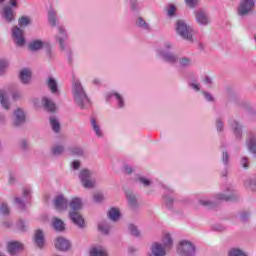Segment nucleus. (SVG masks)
Masks as SVG:
<instances>
[{
  "instance_id": "nucleus-46",
  "label": "nucleus",
  "mask_w": 256,
  "mask_h": 256,
  "mask_svg": "<svg viewBox=\"0 0 256 256\" xmlns=\"http://www.w3.org/2000/svg\"><path fill=\"white\" fill-rule=\"evenodd\" d=\"M189 87L190 89H193V91L199 92L201 91V84H199V82L193 80L189 82Z\"/></svg>"
},
{
  "instance_id": "nucleus-39",
  "label": "nucleus",
  "mask_w": 256,
  "mask_h": 256,
  "mask_svg": "<svg viewBox=\"0 0 256 256\" xmlns=\"http://www.w3.org/2000/svg\"><path fill=\"white\" fill-rule=\"evenodd\" d=\"M50 124L55 133H59V130L61 129V124L59 123V120L55 117L50 118Z\"/></svg>"
},
{
  "instance_id": "nucleus-59",
  "label": "nucleus",
  "mask_w": 256,
  "mask_h": 256,
  "mask_svg": "<svg viewBox=\"0 0 256 256\" xmlns=\"http://www.w3.org/2000/svg\"><path fill=\"white\" fill-rule=\"evenodd\" d=\"M239 219H240V221H247V219H249V213H247V212L241 213L239 216Z\"/></svg>"
},
{
  "instance_id": "nucleus-32",
  "label": "nucleus",
  "mask_w": 256,
  "mask_h": 256,
  "mask_svg": "<svg viewBox=\"0 0 256 256\" xmlns=\"http://www.w3.org/2000/svg\"><path fill=\"white\" fill-rule=\"evenodd\" d=\"M166 15L170 18L175 17L177 15V7L173 4H168L165 8Z\"/></svg>"
},
{
  "instance_id": "nucleus-54",
  "label": "nucleus",
  "mask_w": 256,
  "mask_h": 256,
  "mask_svg": "<svg viewBox=\"0 0 256 256\" xmlns=\"http://www.w3.org/2000/svg\"><path fill=\"white\" fill-rule=\"evenodd\" d=\"M71 167L74 171H77L81 167V162H79V160H74L71 162Z\"/></svg>"
},
{
  "instance_id": "nucleus-26",
  "label": "nucleus",
  "mask_w": 256,
  "mask_h": 256,
  "mask_svg": "<svg viewBox=\"0 0 256 256\" xmlns=\"http://www.w3.org/2000/svg\"><path fill=\"white\" fill-rule=\"evenodd\" d=\"M160 243H162V245L166 249H171V247H173V237L168 232H165L162 235V239Z\"/></svg>"
},
{
  "instance_id": "nucleus-64",
  "label": "nucleus",
  "mask_w": 256,
  "mask_h": 256,
  "mask_svg": "<svg viewBox=\"0 0 256 256\" xmlns=\"http://www.w3.org/2000/svg\"><path fill=\"white\" fill-rule=\"evenodd\" d=\"M6 121L7 117L3 113H0V125H5Z\"/></svg>"
},
{
  "instance_id": "nucleus-56",
  "label": "nucleus",
  "mask_w": 256,
  "mask_h": 256,
  "mask_svg": "<svg viewBox=\"0 0 256 256\" xmlns=\"http://www.w3.org/2000/svg\"><path fill=\"white\" fill-rule=\"evenodd\" d=\"M23 201H25V200H23L21 198H16L15 199V203H17V205H18V207L20 209H24L25 208V204L23 203Z\"/></svg>"
},
{
  "instance_id": "nucleus-3",
  "label": "nucleus",
  "mask_w": 256,
  "mask_h": 256,
  "mask_svg": "<svg viewBox=\"0 0 256 256\" xmlns=\"http://www.w3.org/2000/svg\"><path fill=\"white\" fill-rule=\"evenodd\" d=\"M237 195L233 191H227L225 193H218L214 196L213 200L203 198L199 200V205L203 207H213L214 203H221L223 201H235Z\"/></svg>"
},
{
  "instance_id": "nucleus-8",
  "label": "nucleus",
  "mask_w": 256,
  "mask_h": 256,
  "mask_svg": "<svg viewBox=\"0 0 256 256\" xmlns=\"http://www.w3.org/2000/svg\"><path fill=\"white\" fill-rule=\"evenodd\" d=\"M6 249L11 256H19L21 255L23 249H25V246L23 243L15 240H11L7 242Z\"/></svg>"
},
{
  "instance_id": "nucleus-7",
  "label": "nucleus",
  "mask_w": 256,
  "mask_h": 256,
  "mask_svg": "<svg viewBox=\"0 0 256 256\" xmlns=\"http://www.w3.org/2000/svg\"><path fill=\"white\" fill-rule=\"evenodd\" d=\"M253 7H255V0H241L237 9L238 16L247 17L251 15Z\"/></svg>"
},
{
  "instance_id": "nucleus-1",
  "label": "nucleus",
  "mask_w": 256,
  "mask_h": 256,
  "mask_svg": "<svg viewBox=\"0 0 256 256\" xmlns=\"http://www.w3.org/2000/svg\"><path fill=\"white\" fill-rule=\"evenodd\" d=\"M72 95L80 109H87L91 105L87 93H85V89L79 80L74 81L72 84Z\"/></svg>"
},
{
  "instance_id": "nucleus-30",
  "label": "nucleus",
  "mask_w": 256,
  "mask_h": 256,
  "mask_svg": "<svg viewBox=\"0 0 256 256\" xmlns=\"http://www.w3.org/2000/svg\"><path fill=\"white\" fill-rule=\"evenodd\" d=\"M20 79H21V82L24 83V85L29 83L31 81V70L24 68L20 72Z\"/></svg>"
},
{
  "instance_id": "nucleus-53",
  "label": "nucleus",
  "mask_w": 256,
  "mask_h": 256,
  "mask_svg": "<svg viewBox=\"0 0 256 256\" xmlns=\"http://www.w3.org/2000/svg\"><path fill=\"white\" fill-rule=\"evenodd\" d=\"M164 202H165L166 207H171L173 205V197L165 196Z\"/></svg>"
},
{
  "instance_id": "nucleus-55",
  "label": "nucleus",
  "mask_w": 256,
  "mask_h": 256,
  "mask_svg": "<svg viewBox=\"0 0 256 256\" xmlns=\"http://www.w3.org/2000/svg\"><path fill=\"white\" fill-rule=\"evenodd\" d=\"M31 197V189L25 188L23 190V199H29Z\"/></svg>"
},
{
  "instance_id": "nucleus-5",
  "label": "nucleus",
  "mask_w": 256,
  "mask_h": 256,
  "mask_svg": "<svg viewBox=\"0 0 256 256\" xmlns=\"http://www.w3.org/2000/svg\"><path fill=\"white\" fill-rule=\"evenodd\" d=\"M176 33L182 37V39H185V41H189L190 43H193V34H191V28L187 26V23L183 20H178L176 22Z\"/></svg>"
},
{
  "instance_id": "nucleus-34",
  "label": "nucleus",
  "mask_w": 256,
  "mask_h": 256,
  "mask_svg": "<svg viewBox=\"0 0 256 256\" xmlns=\"http://www.w3.org/2000/svg\"><path fill=\"white\" fill-rule=\"evenodd\" d=\"M136 181L140 183V185H143V187H151V185H153V181L145 176H139Z\"/></svg>"
},
{
  "instance_id": "nucleus-15",
  "label": "nucleus",
  "mask_w": 256,
  "mask_h": 256,
  "mask_svg": "<svg viewBox=\"0 0 256 256\" xmlns=\"http://www.w3.org/2000/svg\"><path fill=\"white\" fill-rule=\"evenodd\" d=\"M54 245L58 251H69L71 249V242L63 237L56 238Z\"/></svg>"
},
{
  "instance_id": "nucleus-23",
  "label": "nucleus",
  "mask_w": 256,
  "mask_h": 256,
  "mask_svg": "<svg viewBox=\"0 0 256 256\" xmlns=\"http://www.w3.org/2000/svg\"><path fill=\"white\" fill-rule=\"evenodd\" d=\"M42 105L46 111H49L50 113H53L57 107L55 106V102L51 100L49 97H43L42 98Z\"/></svg>"
},
{
  "instance_id": "nucleus-37",
  "label": "nucleus",
  "mask_w": 256,
  "mask_h": 256,
  "mask_svg": "<svg viewBox=\"0 0 256 256\" xmlns=\"http://www.w3.org/2000/svg\"><path fill=\"white\" fill-rule=\"evenodd\" d=\"M98 229L104 235H108V233L111 231V227L109 226V224H107V222H100L98 224Z\"/></svg>"
},
{
  "instance_id": "nucleus-18",
  "label": "nucleus",
  "mask_w": 256,
  "mask_h": 256,
  "mask_svg": "<svg viewBox=\"0 0 256 256\" xmlns=\"http://www.w3.org/2000/svg\"><path fill=\"white\" fill-rule=\"evenodd\" d=\"M68 205L70 207L69 213H79L83 209V200L79 197H74Z\"/></svg>"
},
{
  "instance_id": "nucleus-35",
  "label": "nucleus",
  "mask_w": 256,
  "mask_h": 256,
  "mask_svg": "<svg viewBox=\"0 0 256 256\" xmlns=\"http://www.w3.org/2000/svg\"><path fill=\"white\" fill-rule=\"evenodd\" d=\"M128 205L130 207H136L137 206V198L135 197V194L133 192L126 193Z\"/></svg>"
},
{
  "instance_id": "nucleus-57",
  "label": "nucleus",
  "mask_w": 256,
  "mask_h": 256,
  "mask_svg": "<svg viewBox=\"0 0 256 256\" xmlns=\"http://www.w3.org/2000/svg\"><path fill=\"white\" fill-rule=\"evenodd\" d=\"M222 161L224 165H229V154L227 152H223Z\"/></svg>"
},
{
  "instance_id": "nucleus-50",
  "label": "nucleus",
  "mask_w": 256,
  "mask_h": 256,
  "mask_svg": "<svg viewBox=\"0 0 256 256\" xmlns=\"http://www.w3.org/2000/svg\"><path fill=\"white\" fill-rule=\"evenodd\" d=\"M0 213L1 215H9L10 210H9V206H7V204L2 203L0 206Z\"/></svg>"
},
{
  "instance_id": "nucleus-38",
  "label": "nucleus",
  "mask_w": 256,
  "mask_h": 256,
  "mask_svg": "<svg viewBox=\"0 0 256 256\" xmlns=\"http://www.w3.org/2000/svg\"><path fill=\"white\" fill-rule=\"evenodd\" d=\"M19 27H27L31 25V18L28 16H22L18 19Z\"/></svg>"
},
{
  "instance_id": "nucleus-48",
  "label": "nucleus",
  "mask_w": 256,
  "mask_h": 256,
  "mask_svg": "<svg viewBox=\"0 0 256 256\" xmlns=\"http://www.w3.org/2000/svg\"><path fill=\"white\" fill-rule=\"evenodd\" d=\"M184 2L190 9H195L199 5V0H184Z\"/></svg>"
},
{
  "instance_id": "nucleus-6",
  "label": "nucleus",
  "mask_w": 256,
  "mask_h": 256,
  "mask_svg": "<svg viewBox=\"0 0 256 256\" xmlns=\"http://www.w3.org/2000/svg\"><path fill=\"white\" fill-rule=\"evenodd\" d=\"M93 172L89 169H82L79 173V179L84 189H93L95 187V179L92 178Z\"/></svg>"
},
{
  "instance_id": "nucleus-40",
  "label": "nucleus",
  "mask_w": 256,
  "mask_h": 256,
  "mask_svg": "<svg viewBox=\"0 0 256 256\" xmlns=\"http://www.w3.org/2000/svg\"><path fill=\"white\" fill-rule=\"evenodd\" d=\"M247 145L250 153H256V137H250Z\"/></svg>"
},
{
  "instance_id": "nucleus-13",
  "label": "nucleus",
  "mask_w": 256,
  "mask_h": 256,
  "mask_svg": "<svg viewBox=\"0 0 256 256\" xmlns=\"http://www.w3.org/2000/svg\"><path fill=\"white\" fill-rule=\"evenodd\" d=\"M54 207L58 213H63V211H67L69 207V200L63 195H59L54 199Z\"/></svg>"
},
{
  "instance_id": "nucleus-12",
  "label": "nucleus",
  "mask_w": 256,
  "mask_h": 256,
  "mask_svg": "<svg viewBox=\"0 0 256 256\" xmlns=\"http://www.w3.org/2000/svg\"><path fill=\"white\" fill-rule=\"evenodd\" d=\"M194 17L196 19V23L200 25V27H207L211 20L209 19V14L204 10H196L194 12Z\"/></svg>"
},
{
  "instance_id": "nucleus-41",
  "label": "nucleus",
  "mask_w": 256,
  "mask_h": 256,
  "mask_svg": "<svg viewBox=\"0 0 256 256\" xmlns=\"http://www.w3.org/2000/svg\"><path fill=\"white\" fill-rule=\"evenodd\" d=\"M180 67H191L193 65V60L189 57H182L179 59Z\"/></svg>"
},
{
  "instance_id": "nucleus-62",
  "label": "nucleus",
  "mask_w": 256,
  "mask_h": 256,
  "mask_svg": "<svg viewBox=\"0 0 256 256\" xmlns=\"http://www.w3.org/2000/svg\"><path fill=\"white\" fill-rule=\"evenodd\" d=\"M241 165L244 169H247L249 167L248 165V161H247V158L246 157H243L242 160H241Z\"/></svg>"
},
{
  "instance_id": "nucleus-28",
  "label": "nucleus",
  "mask_w": 256,
  "mask_h": 256,
  "mask_svg": "<svg viewBox=\"0 0 256 256\" xmlns=\"http://www.w3.org/2000/svg\"><path fill=\"white\" fill-rule=\"evenodd\" d=\"M52 227H53V229H55V231H58V232L65 231V222H63V220L55 217L52 220Z\"/></svg>"
},
{
  "instance_id": "nucleus-14",
  "label": "nucleus",
  "mask_w": 256,
  "mask_h": 256,
  "mask_svg": "<svg viewBox=\"0 0 256 256\" xmlns=\"http://www.w3.org/2000/svg\"><path fill=\"white\" fill-rule=\"evenodd\" d=\"M69 219L79 227V229H85L87 227V224H85V218H83V215L79 212H69Z\"/></svg>"
},
{
  "instance_id": "nucleus-22",
  "label": "nucleus",
  "mask_w": 256,
  "mask_h": 256,
  "mask_svg": "<svg viewBox=\"0 0 256 256\" xmlns=\"http://www.w3.org/2000/svg\"><path fill=\"white\" fill-rule=\"evenodd\" d=\"M34 242L37 247L42 249V247L45 246V234H43V231L37 230L34 235Z\"/></svg>"
},
{
  "instance_id": "nucleus-44",
  "label": "nucleus",
  "mask_w": 256,
  "mask_h": 256,
  "mask_svg": "<svg viewBox=\"0 0 256 256\" xmlns=\"http://www.w3.org/2000/svg\"><path fill=\"white\" fill-rule=\"evenodd\" d=\"M9 67V60L7 59H1L0 60V75H3L5 73V69Z\"/></svg>"
},
{
  "instance_id": "nucleus-9",
  "label": "nucleus",
  "mask_w": 256,
  "mask_h": 256,
  "mask_svg": "<svg viewBox=\"0 0 256 256\" xmlns=\"http://www.w3.org/2000/svg\"><path fill=\"white\" fill-rule=\"evenodd\" d=\"M12 39L17 47H23L26 43L25 33L19 26H14L12 28Z\"/></svg>"
},
{
  "instance_id": "nucleus-25",
  "label": "nucleus",
  "mask_w": 256,
  "mask_h": 256,
  "mask_svg": "<svg viewBox=\"0 0 256 256\" xmlns=\"http://www.w3.org/2000/svg\"><path fill=\"white\" fill-rule=\"evenodd\" d=\"M110 97L116 101L117 107L123 109L125 107V98L118 92H112Z\"/></svg>"
},
{
  "instance_id": "nucleus-52",
  "label": "nucleus",
  "mask_w": 256,
  "mask_h": 256,
  "mask_svg": "<svg viewBox=\"0 0 256 256\" xmlns=\"http://www.w3.org/2000/svg\"><path fill=\"white\" fill-rule=\"evenodd\" d=\"M203 83L207 87L211 88L212 85H213V78H211L210 76H205L204 79H203Z\"/></svg>"
},
{
  "instance_id": "nucleus-58",
  "label": "nucleus",
  "mask_w": 256,
  "mask_h": 256,
  "mask_svg": "<svg viewBox=\"0 0 256 256\" xmlns=\"http://www.w3.org/2000/svg\"><path fill=\"white\" fill-rule=\"evenodd\" d=\"M104 197H103V194H95L94 195V201L96 203H101V201H103Z\"/></svg>"
},
{
  "instance_id": "nucleus-45",
  "label": "nucleus",
  "mask_w": 256,
  "mask_h": 256,
  "mask_svg": "<svg viewBox=\"0 0 256 256\" xmlns=\"http://www.w3.org/2000/svg\"><path fill=\"white\" fill-rule=\"evenodd\" d=\"M128 231L131 233V235H133L134 237H139L140 232L139 229H137V226L130 224L128 226Z\"/></svg>"
},
{
  "instance_id": "nucleus-17",
  "label": "nucleus",
  "mask_w": 256,
  "mask_h": 256,
  "mask_svg": "<svg viewBox=\"0 0 256 256\" xmlns=\"http://www.w3.org/2000/svg\"><path fill=\"white\" fill-rule=\"evenodd\" d=\"M1 17L6 23H13L15 20V13L11 6H4L1 12Z\"/></svg>"
},
{
  "instance_id": "nucleus-51",
  "label": "nucleus",
  "mask_w": 256,
  "mask_h": 256,
  "mask_svg": "<svg viewBox=\"0 0 256 256\" xmlns=\"http://www.w3.org/2000/svg\"><path fill=\"white\" fill-rule=\"evenodd\" d=\"M202 94L204 95V98L206 101H208V103H213V101H215L213 94H211L207 91H203Z\"/></svg>"
},
{
  "instance_id": "nucleus-42",
  "label": "nucleus",
  "mask_w": 256,
  "mask_h": 256,
  "mask_svg": "<svg viewBox=\"0 0 256 256\" xmlns=\"http://www.w3.org/2000/svg\"><path fill=\"white\" fill-rule=\"evenodd\" d=\"M228 255L229 256H247V254H245V252H243L239 248H231L228 252Z\"/></svg>"
},
{
  "instance_id": "nucleus-43",
  "label": "nucleus",
  "mask_w": 256,
  "mask_h": 256,
  "mask_svg": "<svg viewBox=\"0 0 256 256\" xmlns=\"http://www.w3.org/2000/svg\"><path fill=\"white\" fill-rule=\"evenodd\" d=\"M63 151H65V147L61 144H56L52 147L53 155H62Z\"/></svg>"
},
{
  "instance_id": "nucleus-19",
  "label": "nucleus",
  "mask_w": 256,
  "mask_h": 256,
  "mask_svg": "<svg viewBox=\"0 0 256 256\" xmlns=\"http://www.w3.org/2000/svg\"><path fill=\"white\" fill-rule=\"evenodd\" d=\"M46 85L52 95H59V84L57 83V79L53 76H49L46 79Z\"/></svg>"
},
{
  "instance_id": "nucleus-21",
  "label": "nucleus",
  "mask_w": 256,
  "mask_h": 256,
  "mask_svg": "<svg viewBox=\"0 0 256 256\" xmlns=\"http://www.w3.org/2000/svg\"><path fill=\"white\" fill-rule=\"evenodd\" d=\"M14 127H19L25 123V112L22 109H16L14 111Z\"/></svg>"
},
{
  "instance_id": "nucleus-60",
  "label": "nucleus",
  "mask_w": 256,
  "mask_h": 256,
  "mask_svg": "<svg viewBox=\"0 0 256 256\" xmlns=\"http://www.w3.org/2000/svg\"><path fill=\"white\" fill-rule=\"evenodd\" d=\"M124 173H126L127 175H131V173H133V168L130 165H125Z\"/></svg>"
},
{
  "instance_id": "nucleus-61",
  "label": "nucleus",
  "mask_w": 256,
  "mask_h": 256,
  "mask_svg": "<svg viewBox=\"0 0 256 256\" xmlns=\"http://www.w3.org/2000/svg\"><path fill=\"white\" fill-rule=\"evenodd\" d=\"M216 129L219 132L223 131V122H221V120L216 121Z\"/></svg>"
},
{
  "instance_id": "nucleus-24",
  "label": "nucleus",
  "mask_w": 256,
  "mask_h": 256,
  "mask_svg": "<svg viewBox=\"0 0 256 256\" xmlns=\"http://www.w3.org/2000/svg\"><path fill=\"white\" fill-rule=\"evenodd\" d=\"M90 256H109L107 249L103 246H94L90 249Z\"/></svg>"
},
{
  "instance_id": "nucleus-2",
  "label": "nucleus",
  "mask_w": 256,
  "mask_h": 256,
  "mask_svg": "<svg viewBox=\"0 0 256 256\" xmlns=\"http://www.w3.org/2000/svg\"><path fill=\"white\" fill-rule=\"evenodd\" d=\"M172 49L173 43L164 42L160 48L155 49L156 57H158V59H163V61H166V63L175 65V63L178 61V58L171 52Z\"/></svg>"
},
{
  "instance_id": "nucleus-20",
  "label": "nucleus",
  "mask_w": 256,
  "mask_h": 256,
  "mask_svg": "<svg viewBox=\"0 0 256 256\" xmlns=\"http://www.w3.org/2000/svg\"><path fill=\"white\" fill-rule=\"evenodd\" d=\"M0 104L2 109L9 111L11 103L9 102V92L7 90H0Z\"/></svg>"
},
{
  "instance_id": "nucleus-33",
  "label": "nucleus",
  "mask_w": 256,
  "mask_h": 256,
  "mask_svg": "<svg viewBox=\"0 0 256 256\" xmlns=\"http://www.w3.org/2000/svg\"><path fill=\"white\" fill-rule=\"evenodd\" d=\"M48 21L52 27L57 25V13H55V10L51 9L48 11Z\"/></svg>"
},
{
  "instance_id": "nucleus-29",
  "label": "nucleus",
  "mask_w": 256,
  "mask_h": 256,
  "mask_svg": "<svg viewBox=\"0 0 256 256\" xmlns=\"http://www.w3.org/2000/svg\"><path fill=\"white\" fill-rule=\"evenodd\" d=\"M108 217L111 221H119V219H121V211L119 208H110L108 211Z\"/></svg>"
},
{
  "instance_id": "nucleus-49",
  "label": "nucleus",
  "mask_w": 256,
  "mask_h": 256,
  "mask_svg": "<svg viewBox=\"0 0 256 256\" xmlns=\"http://www.w3.org/2000/svg\"><path fill=\"white\" fill-rule=\"evenodd\" d=\"M70 155L81 156L83 155V149H81L80 147H73L70 149Z\"/></svg>"
},
{
  "instance_id": "nucleus-36",
  "label": "nucleus",
  "mask_w": 256,
  "mask_h": 256,
  "mask_svg": "<svg viewBox=\"0 0 256 256\" xmlns=\"http://www.w3.org/2000/svg\"><path fill=\"white\" fill-rule=\"evenodd\" d=\"M136 25L140 29H144V31H150L151 30V27L149 26V24L146 23V21L143 20V18H141V17L137 19Z\"/></svg>"
},
{
  "instance_id": "nucleus-31",
  "label": "nucleus",
  "mask_w": 256,
  "mask_h": 256,
  "mask_svg": "<svg viewBox=\"0 0 256 256\" xmlns=\"http://www.w3.org/2000/svg\"><path fill=\"white\" fill-rule=\"evenodd\" d=\"M230 127L233 129L234 135L236 136L237 139H239V137H241V124H239V122L232 120L230 121Z\"/></svg>"
},
{
  "instance_id": "nucleus-4",
  "label": "nucleus",
  "mask_w": 256,
  "mask_h": 256,
  "mask_svg": "<svg viewBox=\"0 0 256 256\" xmlns=\"http://www.w3.org/2000/svg\"><path fill=\"white\" fill-rule=\"evenodd\" d=\"M177 253L179 256H195L197 255V248L193 242L182 240L178 244Z\"/></svg>"
},
{
  "instance_id": "nucleus-63",
  "label": "nucleus",
  "mask_w": 256,
  "mask_h": 256,
  "mask_svg": "<svg viewBox=\"0 0 256 256\" xmlns=\"http://www.w3.org/2000/svg\"><path fill=\"white\" fill-rule=\"evenodd\" d=\"M18 229H20V231H25V229H27V224L23 221L19 222Z\"/></svg>"
},
{
  "instance_id": "nucleus-27",
  "label": "nucleus",
  "mask_w": 256,
  "mask_h": 256,
  "mask_svg": "<svg viewBox=\"0 0 256 256\" xmlns=\"http://www.w3.org/2000/svg\"><path fill=\"white\" fill-rule=\"evenodd\" d=\"M28 47H29L30 51H40V49H43V47H45V42L43 40H39V39L32 40L29 43Z\"/></svg>"
},
{
  "instance_id": "nucleus-10",
  "label": "nucleus",
  "mask_w": 256,
  "mask_h": 256,
  "mask_svg": "<svg viewBox=\"0 0 256 256\" xmlns=\"http://www.w3.org/2000/svg\"><path fill=\"white\" fill-rule=\"evenodd\" d=\"M57 31L58 34L55 36V39L59 43L60 49L65 51L67 49V39H69V36L67 35V31L63 26H58Z\"/></svg>"
},
{
  "instance_id": "nucleus-47",
  "label": "nucleus",
  "mask_w": 256,
  "mask_h": 256,
  "mask_svg": "<svg viewBox=\"0 0 256 256\" xmlns=\"http://www.w3.org/2000/svg\"><path fill=\"white\" fill-rule=\"evenodd\" d=\"M245 187L247 189H251L252 191H256V180H247L245 182Z\"/></svg>"
},
{
  "instance_id": "nucleus-11",
  "label": "nucleus",
  "mask_w": 256,
  "mask_h": 256,
  "mask_svg": "<svg viewBox=\"0 0 256 256\" xmlns=\"http://www.w3.org/2000/svg\"><path fill=\"white\" fill-rule=\"evenodd\" d=\"M167 249L163 243L154 242L150 247V252L147 256H167Z\"/></svg>"
},
{
  "instance_id": "nucleus-16",
  "label": "nucleus",
  "mask_w": 256,
  "mask_h": 256,
  "mask_svg": "<svg viewBox=\"0 0 256 256\" xmlns=\"http://www.w3.org/2000/svg\"><path fill=\"white\" fill-rule=\"evenodd\" d=\"M90 125H91L92 131L94 132L96 137H98V139H103L105 137V133L103 132V129L101 128V123L97 119L91 118Z\"/></svg>"
}]
</instances>
